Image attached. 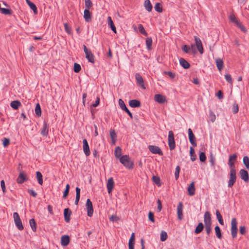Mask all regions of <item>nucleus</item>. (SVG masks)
<instances>
[{
	"label": "nucleus",
	"instance_id": "1",
	"mask_svg": "<svg viewBox=\"0 0 249 249\" xmlns=\"http://www.w3.org/2000/svg\"><path fill=\"white\" fill-rule=\"evenodd\" d=\"M120 162L128 169H132L133 167V162L130 160L129 157L127 155H123L120 158Z\"/></svg>",
	"mask_w": 249,
	"mask_h": 249
},
{
	"label": "nucleus",
	"instance_id": "2",
	"mask_svg": "<svg viewBox=\"0 0 249 249\" xmlns=\"http://www.w3.org/2000/svg\"><path fill=\"white\" fill-rule=\"evenodd\" d=\"M13 218H14L15 223L16 226L17 227V228L20 231L22 230L23 229L24 227L22 224V222L21 221V219L20 218L19 214H18V213H17V212L14 213Z\"/></svg>",
	"mask_w": 249,
	"mask_h": 249
},
{
	"label": "nucleus",
	"instance_id": "3",
	"mask_svg": "<svg viewBox=\"0 0 249 249\" xmlns=\"http://www.w3.org/2000/svg\"><path fill=\"white\" fill-rule=\"evenodd\" d=\"M168 145L171 150L175 149L176 144L174 140V135L172 131H169L168 137Z\"/></svg>",
	"mask_w": 249,
	"mask_h": 249
},
{
	"label": "nucleus",
	"instance_id": "4",
	"mask_svg": "<svg viewBox=\"0 0 249 249\" xmlns=\"http://www.w3.org/2000/svg\"><path fill=\"white\" fill-rule=\"evenodd\" d=\"M237 221L235 218H233L231 221V234L232 237L234 238L236 237L237 228Z\"/></svg>",
	"mask_w": 249,
	"mask_h": 249
},
{
	"label": "nucleus",
	"instance_id": "5",
	"mask_svg": "<svg viewBox=\"0 0 249 249\" xmlns=\"http://www.w3.org/2000/svg\"><path fill=\"white\" fill-rule=\"evenodd\" d=\"M237 154H234L230 156L228 160V165L230 167V170H235V167L234 165V161L236 160L237 159Z\"/></svg>",
	"mask_w": 249,
	"mask_h": 249
},
{
	"label": "nucleus",
	"instance_id": "6",
	"mask_svg": "<svg viewBox=\"0 0 249 249\" xmlns=\"http://www.w3.org/2000/svg\"><path fill=\"white\" fill-rule=\"evenodd\" d=\"M236 179V170H230V179L228 182V187H231L235 182Z\"/></svg>",
	"mask_w": 249,
	"mask_h": 249
},
{
	"label": "nucleus",
	"instance_id": "7",
	"mask_svg": "<svg viewBox=\"0 0 249 249\" xmlns=\"http://www.w3.org/2000/svg\"><path fill=\"white\" fill-rule=\"evenodd\" d=\"M86 207L87 210L88 215L89 217L92 216L93 213V209L92 203L89 198L87 200Z\"/></svg>",
	"mask_w": 249,
	"mask_h": 249
},
{
	"label": "nucleus",
	"instance_id": "8",
	"mask_svg": "<svg viewBox=\"0 0 249 249\" xmlns=\"http://www.w3.org/2000/svg\"><path fill=\"white\" fill-rule=\"evenodd\" d=\"M148 149L153 154H157L160 156L163 155V152L159 146L155 145H149Z\"/></svg>",
	"mask_w": 249,
	"mask_h": 249
},
{
	"label": "nucleus",
	"instance_id": "9",
	"mask_svg": "<svg viewBox=\"0 0 249 249\" xmlns=\"http://www.w3.org/2000/svg\"><path fill=\"white\" fill-rule=\"evenodd\" d=\"M135 78L137 84L142 89H145V87L144 84V81L142 76L139 73L135 74Z\"/></svg>",
	"mask_w": 249,
	"mask_h": 249
},
{
	"label": "nucleus",
	"instance_id": "10",
	"mask_svg": "<svg viewBox=\"0 0 249 249\" xmlns=\"http://www.w3.org/2000/svg\"><path fill=\"white\" fill-rule=\"evenodd\" d=\"M28 180L27 175L23 172L20 171L17 179V182L19 184H22Z\"/></svg>",
	"mask_w": 249,
	"mask_h": 249
},
{
	"label": "nucleus",
	"instance_id": "11",
	"mask_svg": "<svg viewBox=\"0 0 249 249\" xmlns=\"http://www.w3.org/2000/svg\"><path fill=\"white\" fill-rule=\"evenodd\" d=\"M195 40L196 42V46L200 53L202 54L203 53V48L202 46V44L200 39L197 36H195Z\"/></svg>",
	"mask_w": 249,
	"mask_h": 249
},
{
	"label": "nucleus",
	"instance_id": "12",
	"mask_svg": "<svg viewBox=\"0 0 249 249\" xmlns=\"http://www.w3.org/2000/svg\"><path fill=\"white\" fill-rule=\"evenodd\" d=\"M204 222L205 225H212L211 215L209 212L207 211L204 215Z\"/></svg>",
	"mask_w": 249,
	"mask_h": 249
},
{
	"label": "nucleus",
	"instance_id": "13",
	"mask_svg": "<svg viewBox=\"0 0 249 249\" xmlns=\"http://www.w3.org/2000/svg\"><path fill=\"white\" fill-rule=\"evenodd\" d=\"M188 136L189 139L190 143L194 146H196V138L195 135H194L193 131L191 128H189L188 130Z\"/></svg>",
	"mask_w": 249,
	"mask_h": 249
},
{
	"label": "nucleus",
	"instance_id": "14",
	"mask_svg": "<svg viewBox=\"0 0 249 249\" xmlns=\"http://www.w3.org/2000/svg\"><path fill=\"white\" fill-rule=\"evenodd\" d=\"M114 182L112 178H108L107 182V189L109 194L111 193L114 188Z\"/></svg>",
	"mask_w": 249,
	"mask_h": 249
},
{
	"label": "nucleus",
	"instance_id": "15",
	"mask_svg": "<svg viewBox=\"0 0 249 249\" xmlns=\"http://www.w3.org/2000/svg\"><path fill=\"white\" fill-rule=\"evenodd\" d=\"M83 142L84 152L87 156H88L90 155V152L88 142L86 139H84L83 141Z\"/></svg>",
	"mask_w": 249,
	"mask_h": 249
},
{
	"label": "nucleus",
	"instance_id": "16",
	"mask_svg": "<svg viewBox=\"0 0 249 249\" xmlns=\"http://www.w3.org/2000/svg\"><path fill=\"white\" fill-rule=\"evenodd\" d=\"M49 125L46 122H43V126L41 130V134L43 136H47L48 134Z\"/></svg>",
	"mask_w": 249,
	"mask_h": 249
},
{
	"label": "nucleus",
	"instance_id": "17",
	"mask_svg": "<svg viewBox=\"0 0 249 249\" xmlns=\"http://www.w3.org/2000/svg\"><path fill=\"white\" fill-rule=\"evenodd\" d=\"M154 99L155 101L160 104H163L166 101L165 97L160 94H156L154 97Z\"/></svg>",
	"mask_w": 249,
	"mask_h": 249
},
{
	"label": "nucleus",
	"instance_id": "18",
	"mask_svg": "<svg viewBox=\"0 0 249 249\" xmlns=\"http://www.w3.org/2000/svg\"><path fill=\"white\" fill-rule=\"evenodd\" d=\"M240 174L241 178L245 181L247 182L249 181V174L248 172L244 169H241L240 171Z\"/></svg>",
	"mask_w": 249,
	"mask_h": 249
},
{
	"label": "nucleus",
	"instance_id": "19",
	"mask_svg": "<svg viewBox=\"0 0 249 249\" xmlns=\"http://www.w3.org/2000/svg\"><path fill=\"white\" fill-rule=\"evenodd\" d=\"M71 214V212L70 210V209L69 208H66L64 209V219L66 222H70Z\"/></svg>",
	"mask_w": 249,
	"mask_h": 249
},
{
	"label": "nucleus",
	"instance_id": "20",
	"mask_svg": "<svg viewBox=\"0 0 249 249\" xmlns=\"http://www.w3.org/2000/svg\"><path fill=\"white\" fill-rule=\"evenodd\" d=\"M182 203L181 202H179L177 206V214L178 218L180 220L182 218Z\"/></svg>",
	"mask_w": 249,
	"mask_h": 249
},
{
	"label": "nucleus",
	"instance_id": "21",
	"mask_svg": "<svg viewBox=\"0 0 249 249\" xmlns=\"http://www.w3.org/2000/svg\"><path fill=\"white\" fill-rule=\"evenodd\" d=\"M70 242V238L68 235H64L61 238V244L62 246L68 245Z\"/></svg>",
	"mask_w": 249,
	"mask_h": 249
},
{
	"label": "nucleus",
	"instance_id": "22",
	"mask_svg": "<svg viewBox=\"0 0 249 249\" xmlns=\"http://www.w3.org/2000/svg\"><path fill=\"white\" fill-rule=\"evenodd\" d=\"M85 53L86 54V58L88 60V61L91 63H94V56L91 51L89 50Z\"/></svg>",
	"mask_w": 249,
	"mask_h": 249
},
{
	"label": "nucleus",
	"instance_id": "23",
	"mask_svg": "<svg viewBox=\"0 0 249 249\" xmlns=\"http://www.w3.org/2000/svg\"><path fill=\"white\" fill-rule=\"evenodd\" d=\"M129 105L131 107H138L141 105V102L136 99L130 100L129 102Z\"/></svg>",
	"mask_w": 249,
	"mask_h": 249
},
{
	"label": "nucleus",
	"instance_id": "24",
	"mask_svg": "<svg viewBox=\"0 0 249 249\" xmlns=\"http://www.w3.org/2000/svg\"><path fill=\"white\" fill-rule=\"evenodd\" d=\"M215 63L218 71H221L223 69V61L222 59L218 58L215 59Z\"/></svg>",
	"mask_w": 249,
	"mask_h": 249
},
{
	"label": "nucleus",
	"instance_id": "25",
	"mask_svg": "<svg viewBox=\"0 0 249 249\" xmlns=\"http://www.w3.org/2000/svg\"><path fill=\"white\" fill-rule=\"evenodd\" d=\"M179 64H180V65L184 69H188L190 66V64L185 59H184L183 58H180L179 59Z\"/></svg>",
	"mask_w": 249,
	"mask_h": 249
},
{
	"label": "nucleus",
	"instance_id": "26",
	"mask_svg": "<svg viewBox=\"0 0 249 249\" xmlns=\"http://www.w3.org/2000/svg\"><path fill=\"white\" fill-rule=\"evenodd\" d=\"M187 190H188V194L190 196H192L195 194V187L194 182H192L190 184V185L188 187Z\"/></svg>",
	"mask_w": 249,
	"mask_h": 249
},
{
	"label": "nucleus",
	"instance_id": "27",
	"mask_svg": "<svg viewBox=\"0 0 249 249\" xmlns=\"http://www.w3.org/2000/svg\"><path fill=\"white\" fill-rule=\"evenodd\" d=\"M84 18L87 22L91 20V13L88 9H85L84 11Z\"/></svg>",
	"mask_w": 249,
	"mask_h": 249
},
{
	"label": "nucleus",
	"instance_id": "28",
	"mask_svg": "<svg viewBox=\"0 0 249 249\" xmlns=\"http://www.w3.org/2000/svg\"><path fill=\"white\" fill-rule=\"evenodd\" d=\"M109 134L112 142L113 144H115L117 139V136L115 130L114 129H111L109 132Z\"/></svg>",
	"mask_w": 249,
	"mask_h": 249
},
{
	"label": "nucleus",
	"instance_id": "29",
	"mask_svg": "<svg viewBox=\"0 0 249 249\" xmlns=\"http://www.w3.org/2000/svg\"><path fill=\"white\" fill-rule=\"evenodd\" d=\"M107 21H108V24L110 26V27L111 29V30H112V31L114 33H116V27L114 24L113 21L111 19V18L110 17H108Z\"/></svg>",
	"mask_w": 249,
	"mask_h": 249
},
{
	"label": "nucleus",
	"instance_id": "30",
	"mask_svg": "<svg viewBox=\"0 0 249 249\" xmlns=\"http://www.w3.org/2000/svg\"><path fill=\"white\" fill-rule=\"evenodd\" d=\"M10 105L13 108L17 109L21 106V103L19 101L16 100L11 102Z\"/></svg>",
	"mask_w": 249,
	"mask_h": 249
},
{
	"label": "nucleus",
	"instance_id": "31",
	"mask_svg": "<svg viewBox=\"0 0 249 249\" xmlns=\"http://www.w3.org/2000/svg\"><path fill=\"white\" fill-rule=\"evenodd\" d=\"M145 9L148 12H150L152 9V5L149 0H145L144 3Z\"/></svg>",
	"mask_w": 249,
	"mask_h": 249
},
{
	"label": "nucleus",
	"instance_id": "32",
	"mask_svg": "<svg viewBox=\"0 0 249 249\" xmlns=\"http://www.w3.org/2000/svg\"><path fill=\"white\" fill-rule=\"evenodd\" d=\"M80 197V189L78 187L76 188V197L75 200V204L77 205Z\"/></svg>",
	"mask_w": 249,
	"mask_h": 249
},
{
	"label": "nucleus",
	"instance_id": "33",
	"mask_svg": "<svg viewBox=\"0 0 249 249\" xmlns=\"http://www.w3.org/2000/svg\"><path fill=\"white\" fill-rule=\"evenodd\" d=\"M203 229L204 225L203 223L201 222L199 223L195 229V232L196 234H198L202 231Z\"/></svg>",
	"mask_w": 249,
	"mask_h": 249
},
{
	"label": "nucleus",
	"instance_id": "34",
	"mask_svg": "<svg viewBox=\"0 0 249 249\" xmlns=\"http://www.w3.org/2000/svg\"><path fill=\"white\" fill-rule=\"evenodd\" d=\"M36 179L38 181V183L41 185H42L43 178H42V174L39 171H37L36 172Z\"/></svg>",
	"mask_w": 249,
	"mask_h": 249
},
{
	"label": "nucleus",
	"instance_id": "35",
	"mask_svg": "<svg viewBox=\"0 0 249 249\" xmlns=\"http://www.w3.org/2000/svg\"><path fill=\"white\" fill-rule=\"evenodd\" d=\"M30 226L34 231H36V224L35 220L34 218H32L29 221Z\"/></svg>",
	"mask_w": 249,
	"mask_h": 249
},
{
	"label": "nucleus",
	"instance_id": "36",
	"mask_svg": "<svg viewBox=\"0 0 249 249\" xmlns=\"http://www.w3.org/2000/svg\"><path fill=\"white\" fill-rule=\"evenodd\" d=\"M216 218L220 223V224L223 225H224V221L222 218V217L218 210L216 211Z\"/></svg>",
	"mask_w": 249,
	"mask_h": 249
},
{
	"label": "nucleus",
	"instance_id": "37",
	"mask_svg": "<svg viewBox=\"0 0 249 249\" xmlns=\"http://www.w3.org/2000/svg\"><path fill=\"white\" fill-rule=\"evenodd\" d=\"M115 156L117 158H120L121 157L122 150L119 146H117L115 149Z\"/></svg>",
	"mask_w": 249,
	"mask_h": 249
},
{
	"label": "nucleus",
	"instance_id": "38",
	"mask_svg": "<svg viewBox=\"0 0 249 249\" xmlns=\"http://www.w3.org/2000/svg\"><path fill=\"white\" fill-rule=\"evenodd\" d=\"M152 44V39L151 37H148L146 39V45L147 50H150L151 49Z\"/></svg>",
	"mask_w": 249,
	"mask_h": 249
},
{
	"label": "nucleus",
	"instance_id": "39",
	"mask_svg": "<svg viewBox=\"0 0 249 249\" xmlns=\"http://www.w3.org/2000/svg\"><path fill=\"white\" fill-rule=\"evenodd\" d=\"M214 230L217 238L218 239H221L222 237V234L220 229L219 226H216L214 228Z\"/></svg>",
	"mask_w": 249,
	"mask_h": 249
},
{
	"label": "nucleus",
	"instance_id": "40",
	"mask_svg": "<svg viewBox=\"0 0 249 249\" xmlns=\"http://www.w3.org/2000/svg\"><path fill=\"white\" fill-rule=\"evenodd\" d=\"M229 19L233 23H234L235 24H237L238 22L240 21L237 19V18L235 17L234 15L233 14H231L230 15Z\"/></svg>",
	"mask_w": 249,
	"mask_h": 249
},
{
	"label": "nucleus",
	"instance_id": "41",
	"mask_svg": "<svg viewBox=\"0 0 249 249\" xmlns=\"http://www.w3.org/2000/svg\"><path fill=\"white\" fill-rule=\"evenodd\" d=\"M35 113L38 116H40L41 115V107L39 104H37L36 105V107H35Z\"/></svg>",
	"mask_w": 249,
	"mask_h": 249
},
{
	"label": "nucleus",
	"instance_id": "42",
	"mask_svg": "<svg viewBox=\"0 0 249 249\" xmlns=\"http://www.w3.org/2000/svg\"><path fill=\"white\" fill-rule=\"evenodd\" d=\"M138 29L139 30V32L142 35H144L145 36H147V34L146 32L145 31L143 26L142 24H139L138 25Z\"/></svg>",
	"mask_w": 249,
	"mask_h": 249
},
{
	"label": "nucleus",
	"instance_id": "43",
	"mask_svg": "<svg viewBox=\"0 0 249 249\" xmlns=\"http://www.w3.org/2000/svg\"><path fill=\"white\" fill-rule=\"evenodd\" d=\"M167 238V234L166 233V231H161V233H160V240L162 241V242H163L164 241H165Z\"/></svg>",
	"mask_w": 249,
	"mask_h": 249
},
{
	"label": "nucleus",
	"instance_id": "44",
	"mask_svg": "<svg viewBox=\"0 0 249 249\" xmlns=\"http://www.w3.org/2000/svg\"><path fill=\"white\" fill-rule=\"evenodd\" d=\"M243 163L247 169H249V158L248 156H245L243 158Z\"/></svg>",
	"mask_w": 249,
	"mask_h": 249
},
{
	"label": "nucleus",
	"instance_id": "45",
	"mask_svg": "<svg viewBox=\"0 0 249 249\" xmlns=\"http://www.w3.org/2000/svg\"><path fill=\"white\" fill-rule=\"evenodd\" d=\"M85 7H86L85 9L89 10V9L92 6V3L90 0H85Z\"/></svg>",
	"mask_w": 249,
	"mask_h": 249
},
{
	"label": "nucleus",
	"instance_id": "46",
	"mask_svg": "<svg viewBox=\"0 0 249 249\" xmlns=\"http://www.w3.org/2000/svg\"><path fill=\"white\" fill-rule=\"evenodd\" d=\"M28 5L30 7V8L33 11L34 13L35 14H36L37 13V7L34 3L31 2L30 3L28 4Z\"/></svg>",
	"mask_w": 249,
	"mask_h": 249
},
{
	"label": "nucleus",
	"instance_id": "47",
	"mask_svg": "<svg viewBox=\"0 0 249 249\" xmlns=\"http://www.w3.org/2000/svg\"><path fill=\"white\" fill-rule=\"evenodd\" d=\"M190 154L191 156V160L192 161L195 160L196 159V156L194 154V149L192 147H191L190 148Z\"/></svg>",
	"mask_w": 249,
	"mask_h": 249
},
{
	"label": "nucleus",
	"instance_id": "48",
	"mask_svg": "<svg viewBox=\"0 0 249 249\" xmlns=\"http://www.w3.org/2000/svg\"><path fill=\"white\" fill-rule=\"evenodd\" d=\"M118 103H119L120 107H121V108L122 110H124L125 108H127L124 102L123 101V100L122 99H120L119 100Z\"/></svg>",
	"mask_w": 249,
	"mask_h": 249
},
{
	"label": "nucleus",
	"instance_id": "49",
	"mask_svg": "<svg viewBox=\"0 0 249 249\" xmlns=\"http://www.w3.org/2000/svg\"><path fill=\"white\" fill-rule=\"evenodd\" d=\"M155 10L160 13H161L162 11V7L160 3L157 2L156 3L155 5Z\"/></svg>",
	"mask_w": 249,
	"mask_h": 249
},
{
	"label": "nucleus",
	"instance_id": "50",
	"mask_svg": "<svg viewBox=\"0 0 249 249\" xmlns=\"http://www.w3.org/2000/svg\"><path fill=\"white\" fill-rule=\"evenodd\" d=\"M209 118L212 122H214L216 119L215 115L211 110H210L209 112Z\"/></svg>",
	"mask_w": 249,
	"mask_h": 249
},
{
	"label": "nucleus",
	"instance_id": "51",
	"mask_svg": "<svg viewBox=\"0 0 249 249\" xmlns=\"http://www.w3.org/2000/svg\"><path fill=\"white\" fill-rule=\"evenodd\" d=\"M81 66L79 64L75 63L74 64L73 71L75 72H79L81 70Z\"/></svg>",
	"mask_w": 249,
	"mask_h": 249
},
{
	"label": "nucleus",
	"instance_id": "52",
	"mask_svg": "<svg viewBox=\"0 0 249 249\" xmlns=\"http://www.w3.org/2000/svg\"><path fill=\"white\" fill-rule=\"evenodd\" d=\"M0 12L4 15H10L11 14V11L10 9L4 8H1Z\"/></svg>",
	"mask_w": 249,
	"mask_h": 249
},
{
	"label": "nucleus",
	"instance_id": "53",
	"mask_svg": "<svg viewBox=\"0 0 249 249\" xmlns=\"http://www.w3.org/2000/svg\"><path fill=\"white\" fill-rule=\"evenodd\" d=\"M237 26L244 33H246L247 30L246 27L242 24L240 22L236 24Z\"/></svg>",
	"mask_w": 249,
	"mask_h": 249
},
{
	"label": "nucleus",
	"instance_id": "54",
	"mask_svg": "<svg viewBox=\"0 0 249 249\" xmlns=\"http://www.w3.org/2000/svg\"><path fill=\"white\" fill-rule=\"evenodd\" d=\"M180 172V167L179 166H177L176 168L175 172V177L176 180H177L179 178Z\"/></svg>",
	"mask_w": 249,
	"mask_h": 249
},
{
	"label": "nucleus",
	"instance_id": "55",
	"mask_svg": "<svg viewBox=\"0 0 249 249\" xmlns=\"http://www.w3.org/2000/svg\"><path fill=\"white\" fill-rule=\"evenodd\" d=\"M164 73L168 75L171 79H174L176 76L175 73L170 71H165Z\"/></svg>",
	"mask_w": 249,
	"mask_h": 249
},
{
	"label": "nucleus",
	"instance_id": "56",
	"mask_svg": "<svg viewBox=\"0 0 249 249\" xmlns=\"http://www.w3.org/2000/svg\"><path fill=\"white\" fill-rule=\"evenodd\" d=\"M206 157L205 154L203 152H201L199 154V160L201 161L204 162L206 160Z\"/></svg>",
	"mask_w": 249,
	"mask_h": 249
},
{
	"label": "nucleus",
	"instance_id": "57",
	"mask_svg": "<svg viewBox=\"0 0 249 249\" xmlns=\"http://www.w3.org/2000/svg\"><path fill=\"white\" fill-rule=\"evenodd\" d=\"M64 28H65V31L68 34H69V35L71 34V28L69 27L68 24L65 23L64 24Z\"/></svg>",
	"mask_w": 249,
	"mask_h": 249
},
{
	"label": "nucleus",
	"instance_id": "58",
	"mask_svg": "<svg viewBox=\"0 0 249 249\" xmlns=\"http://www.w3.org/2000/svg\"><path fill=\"white\" fill-rule=\"evenodd\" d=\"M225 78L226 80V81L230 83L231 84H232V77L231 76V75L229 74H226L225 75Z\"/></svg>",
	"mask_w": 249,
	"mask_h": 249
},
{
	"label": "nucleus",
	"instance_id": "59",
	"mask_svg": "<svg viewBox=\"0 0 249 249\" xmlns=\"http://www.w3.org/2000/svg\"><path fill=\"white\" fill-rule=\"evenodd\" d=\"M239 110V107H238V105L236 103H234L233 105V107H232V112L234 113V114H235L236 113L238 112Z\"/></svg>",
	"mask_w": 249,
	"mask_h": 249
},
{
	"label": "nucleus",
	"instance_id": "60",
	"mask_svg": "<svg viewBox=\"0 0 249 249\" xmlns=\"http://www.w3.org/2000/svg\"><path fill=\"white\" fill-rule=\"evenodd\" d=\"M205 229L206 231V233L208 235H209L212 231L211 225H205Z\"/></svg>",
	"mask_w": 249,
	"mask_h": 249
},
{
	"label": "nucleus",
	"instance_id": "61",
	"mask_svg": "<svg viewBox=\"0 0 249 249\" xmlns=\"http://www.w3.org/2000/svg\"><path fill=\"white\" fill-rule=\"evenodd\" d=\"M153 180L156 184L158 185L159 186H160V179L159 177L153 176Z\"/></svg>",
	"mask_w": 249,
	"mask_h": 249
},
{
	"label": "nucleus",
	"instance_id": "62",
	"mask_svg": "<svg viewBox=\"0 0 249 249\" xmlns=\"http://www.w3.org/2000/svg\"><path fill=\"white\" fill-rule=\"evenodd\" d=\"M148 218L152 222L155 221L154 215L152 212H149L148 213Z\"/></svg>",
	"mask_w": 249,
	"mask_h": 249
},
{
	"label": "nucleus",
	"instance_id": "63",
	"mask_svg": "<svg viewBox=\"0 0 249 249\" xmlns=\"http://www.w3.org/2000/svg\"><path fill=\"white\" fill-rule=\"evenodd\" d=\"M10 143V140L8 138H4L3 141V145L4 147L7 146Z\"/></svg>",
	"mask_w": 249,
	"mask_h": 249
},
{
	"label": "nucleus",
	"instance_id": "64",
	"mask_svg": "<svg viewBox=\"0 0 249 249\" xmlns=\"http://www.w3.org/2000/svg\"><path fill=\"white\" fill-rule=\"evenodd\" d=\"M191 50V48L190 47H189V46H188L187 45H185L183 46L182 47V50L185 52L186 53H189L190 51Z\"/></svg>",
	"mask_w": 249,
	"mask_h": 249
}]
</instances>
